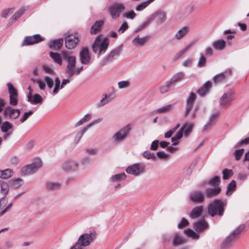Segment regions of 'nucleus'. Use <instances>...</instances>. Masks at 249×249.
I'll use <instances>...</instances> for the list:
<instances>
[{
  "instance_id": "nucleus-22",
  "label": "nucleus",
  "mask_w": 249,
  "mask_h": 249,
  "mask_svg": "<svg viewBox=\"0 0 249 249\" xmlns=\"http://www.w3.org/2000/svg\"><path fill=\"white\" fill-rule=\"evenodd\" d=\"M126 172L129 174L138 176L140 173V165L139 163L132 164L126 168Z\"/></svg>"
},
{
  "instance_id": "nucleus-29",
  "label": "nucleus",
  "mask_w": 249,
  "mask_h": 249,
  "mask_svg": "<svg viewBox=\"0 0 249 249\" xmlns=\"http://www.w3.org/2000/svg\"><path fill=\"white\" fill-rule=\"evenodd\" d=\"M184 74L182 72H179L174 75L171 79L168 81L174 87L176 82L180 81L184 77Z\"/></svg>"
},
{
  "instance_id": "nucleus-3",
  "label": "nucleus",
  "mask_w": 249,
  "mask_h": 249,
  "mask_svg": "<svg viewBox=\"0 0 249 249\" xmlns=\"http://www.w3.org/2000/svg\"><path fill=\"white\" fill-rule=\"evenodd\" d=\"M245 226L241 225L233 230L226 237L222 244V248L226 249L231 247L236 241L240 238L241 233L245 229Z\"/></svg>"
},
{
  "instance_id": "nucleus-60",
  "label": "nucleus",
  "mask_w": 249,
  "mask_h": 249,
  "mask_svg": "<svg viewBox=\"0 0 249 249\" xmlns=\"http://www.w3.org/2000/svg\"><path fill=\"white\" fill-rule=\"evenodd\" d=\"M59 186V183L56 182H47L46 183V187L49 190H55L58 188Z\"/></svg>"
},
{
  "instance_id": "nucleus-46",
  "label": "nucleus",
  "mask_w": 249,
  "mask_h": 249,
  "mask_svg": "<svg viewBox=\"0 0 249 249\" xmlns=\"http://www.w3.org/2000/svg\"><path fill=\"white\" fill-rule=\"evenodd\" d=\"M220 182V178L218 176H215L209 181V184L213 187H219V184Z\"/></svg>"
},
{
  "instance_id": "nucleus-12",
  "label": "nucleus",
  "mask_w": 249,
  "mask_h": 249,
  "mask_svg": "<svg viewBox=\"0 0 249 249\" xmlns=\"http://www.w3.org/2000/svg\"><path fill=\"white\" fill-rule=\"evenodd\" d=\"M81 63L84 65L89 64L91 57L88 48L85 47L81 49L79 53Z\"/></svg>"
},
{
  "instance_id": "nucleus-58",
  "label": "nucleus",
  "mask_w": 249,
  "mask_h": 249,
  "mask_svg": "<svg viewBox=\"0 0 249 249\" xmlns=\"http://www.w3.org/2000/svg\"><path fill=\"white\" fill-rule=\"evenodd\" d=\"M244 152V149L243 148H241L239 149H237L234 152L235 155V159L236 160H239L241 159V157L242 156Z\"/></svg>"
},
{
  "instance_id": "nucleus-64",
  "label": "nucleus",
  "mask_w": 249,
  "mask_h": 249,
  "mask_svg": "<svg viewBox=\"0 0 249 249\" xmlns=\"http://www.w3.org/2000/svg\"><path fill=\"white\" fill-rule=\"evenodd\" d=\"M157 156L160 159L167 160L169 155L165 153L164 151H160L157 153Z\"/></svg>"
},
{
  "instance_id": "nucleus-54",
  "label": "nucleus",
  "mask_w": 249,
  "mask_h": 249,
  "mask_svg": "<svg viewBox=\"0 0 249 249\" xmlns=\"http://www.w3.org/2000/svg\"><path fill=\"white\" fill-rule=\"evenodd\" d=\"M44 80L45 84L46 83L49 89H52L54 85V80L52 77L49 76H46L44 77Z\"/></svg>"
},
{
  "instance_id": "nucleus-53",
  "label": "nucleus",
  "mask_w": 249,
  "mask_h": 249,
  "mask_svg": "<svg viewBox=\"0 0 249 249\" xmlns=\"http://www.w3.org/2000/svg\"><path fill=\"white\" fill-rule=\"evenodd\" d=\"M223 178L224 180L228 179L233 175V172L231 170L225 169L223 172Z\"/></svg>"
},
{
  "instance_id": "nucleus-61",
  "label": "nucleus",
  "mask_w": 249,
  "mask_h": 249,
  "mask_svg": "<svg viewBox=\"0 0 249 249\" xmlns=\"http://www.w3.org/2000/svg\"><path fill=\"white\" fill-rule=\"evenodd\" d=\"M9 191V185L4 182L1 183V192L4 195H6Z\"/></svg>"
},
{
  "instance_id": "nucleus-59",
  "label": "nucleus",
  "mask_w": 249,
  "mask_h": 249,
  "mask_svg": "<svg viewBox=\"0 0 249 249\" xmlns=\"http://www.w3.org/2000/svg\"><path fill=\"white\" fill-rule=\"evenodd\" d=\"M118 85L120 89H125L130 86V83L129 81H122L118 82Z\"/></svg>"
},
{
  "instance_id": "nucleus-25",
  "label": "nucleus",
  "mask_w": 249,
  "mask_h": 249,
  "mask_svg": "<svg viewBox=\"0 0 249 249\" xmlns=\"http://www.w3.org/2000/svg\"><path fill=\"white\" fill-rule=\"evenodd\" d=\"M63 39L60 38L52 41L49 45L51 49H53L55 50H59L61 48L63 44Z\"/></svg>"
},
{
  "instance_id": "nucleus-50",
  "label": "nucleus",
  "mask_w": 249,
  "mask_h": 249,
  "mask_svg": "<svg viewBox=\"0 0 249 249\" xmlns=\"http://www.w3.org/2000/svg\"><path fill=\"white\" fill-rule=\"evenodd\" d=\"M218 116L217 113H215L213 114L210 118L209 121L207 122V123L204 125L203 128V130H205L207 129L208 128H210L212 125V122L213 120L215 118H217Z\"/></svg>"
},
{
  "instance_id": "nucleus-4",
  "label": "nucleus",
  "mask_w": 249,
  "mask_h": 249,
  "mask_svg": "<svg viewBox=\"0 0 249 249\" xmlns=\"http://www.w3.org/2000/svg\"><path fill=\"white\" fill-rule=\"evenodd\" d=\"M62 55L63 59L67 62L66 73L70 77L74 76L76 67V57L67 51L62 52Z\"/></svg>"
},
{
  "instance_id": "nucleus-10",
  "label": "nucleus",
  "mask_w": 249,
  "mask_h": 249,
  "mask_svg": "<svg viewBox=\"0 0 249 249\" xmlns=\"http://www.w3.org/2000/svg\"><path fill=\"white\" fill-rule=\"evenodd\" d=\"M125 9V6L123 3H116L112 4L109 8L111 17L116 19L119 17L121 13Z\"/></svg>"
},
{
  "instance_id": "nucleus-37",
  "label": "nucleus",
  "mask_w": 249,
  "mask_h": 249,
  "mask_svg": "<svg viewBox=\"0 0 249 249\" xmlns=\"http://www.w3.org/2000/svg\"><path fill=\"white\" fill-rule=\"evenodd\" d=\"M236 187V182L235 180H232L228 185L226 191V195L230 196L231 195L233 191L235 190Z\"/></svg>"
},
{
  "instance_id": "nucleus-42",
  "label": "nucleus",
  "mask_w": 249,
  "mask_h": 249,
  "mask_svg": "<svg viewBox=\"0 0 249 249\" xmlns=\"http://www.w3.org/2000/svg\"><path fill=\"white\" fill-rule=\"evenodd\" d=\"M156 18V15H150L143 23L141 24V30L146 27L154 19Z\"/></svg>"
},
{
  "instance_id": "nucleus-21",
  "label": "nucleus",
  "mask_w": 249,
  "mask_h": 249,
  "mask_svg": "<svg viewBox=\"0 0 249 249\" xmlns=\"http://www.w3.org/2000/svg\"><path fill=\"white\" fill-rule=\"evenodd\" d=\"M212 46L216 51H222L226 47V42L223 39H219L214 41L212 43Z\"/></svg>"
},
{
  "instance_id": "nucleus-34",
  "label": "nucleus",
  "mask_w": 249,
  "mask_h": 249,
  "mask_svg": "<svg viewBox=\"0 0 249 249\" xmlns=\"http://www.w3.org/2000/svg\"><path fill=\"white\" fill-rule=\"evenodd\" d=\"M24 10L23 9H20L18 10L14 15L10 18L9 23H13L16 21L23 14Z\"/></svg>"
},
{
  "instance_id": "nucleus-20",
  "label": "nucleus",
  "mask_w": 249,
  "mask_h": 249,
  "mask_svg": "<svg viewBox=\"0 0 249 249\" xmlns=\"http://www.w3.org/2000/svg\"><path fill=\"white\" fill-rule=\"evenodd\" d=\"M231 74V70L225 71L223 72L218 74L214 76L213 82L215 84L219 83L224 81L226 77Z\"/></svg>"
},
{
  "instance_id": "nucleus-14",
  "label": "nucleus",
  "mask_w": 249,
  "mask_h": 249,
  "mask_svg": "<svg viewBox=\"0 0 249 249\" xmlns=\"http://www.w3.org/2000/svg\"><path fill=\"white\" fill-rule=\"evenodd\" d=\"M3 114L5 117L8 116L10 119H16L20 115V111L18 109H14L10 107H7L4 110Z\"/></svg>"
},
{
  "instance_id": "nucleus-23",
  "label": "nucleus",
  "mask_w": 249,
  "mask_h": 249,
  "mask_svg": "<svg viewBox=\"0 0 249 249\" xmlns=\"http://www.w3.org/2000/svg\"><path fill=\"white\" fill-rule=\"evenodd\" d=\"M212 83L209 81H207L201 87L197 90V93L201 96H204L208 93L211 89Z\"/></svg>"
},
{
  "instance_id": "nucleus-9",
  "label": "nucleus",
  "mask_w": 249,
  "mask_h": 249,
  "mask_svg": "<svg viewBox=\"0 0 249 249\" xmlns=\"http://www.w3.org/2000/svg\"><path fill=\"white\" fill-rule=\"evenodd\" d=\"M235 98L232 91L230 90L225 93L220 98L219 104L223 107L229 106L234 100Z\"/></svg>"
},
{
  "instance_id": "nucleus-33",
  "label": "nucleus",
  "mask_w": 249,
  "mask_h": 249,
  "mask_svg": "<svg viewBox=\"0 0 249 249\" xmlns=\"http://www.w3.org/2000/svg\"><path fill=\"white\" fill-rule=\"evenodd\" d=\"M152 15H156V17H158V21L160 23L164 22L166 20V13L163 11H159Z\"/></svg>"
},
{
  "instance_id": "nucleus-45",
  "label": "nucleus",
  "mask_w": 249,
  "mask_h": 249,
  "mask_svg": "<svg viewBox=\"0 0 249 249\" xmlns=\"http://www.w3.org/2000/svg\"><path fill=\"white\" fill-rule=\"evenodd\" d=\"M103 96L100 101L96 104L97 107L100 108L110 102V100L107 99V94H104Z\"/></svg>"
},
{
  "instance_id": "nucleus-51",
  "label": "nucleus",
  "mask_w": 249,
  "mask_h": 249,
  "mask_svg": "<svg viewBox=\"0 0 249 249\" xmlns=\"http://www.w3.org/2000/svg\"><path fill=\"white\" fill-rule=\"evenodd\" d=\"M196 94L194 93L191 92L187 99L186 104L194 106L196 100Z\"/></svg>"
},
{
  "instance_id": "nucleus-43",
  "label": "nucleus",
  "mask_w": 249,
  "mask_h": 249,
  "mask_svg": "<svg viewBox=\"0 0 249 249\" xmlns=\"http://www.w3.org/2000/svg\"><path fill=\"white\" fill-rule=\"evenodd\" d=\"M91 119V116L89 114H86L82 118L77 122L75 125V127H77L83 124L84 123L89 121Z\"/></svg>"
},
{
  "instance_id": "nucleus-5",
  "label": "nucleus",
  "mask_w": 249,
  "mask_h": 249,
  "mask_svg": "<svg viewBox=\"0 0 249 249\" xmlns=\"http://www.w3.org/2000/svg\"><path fill=\"white\" fill-rule=\"evenodd\" d=\"M122 52V45L118 46L110 50L101 60L100 65L105 66L118 59Z\"/></svg>"
},
{
  "instance_id": "nucleus-39",
  "label": "nucleus",
  "mask_w": 249,
  "mask_h": 249,
  "mask_svg": "<svg viewBox=\"0 0 249 249\" xmlns=\"http://www.w3.org/2000/svg\"><path fill=\"white\" fill-rule=\"evenodd\" d=\"M13 128V124L8 121L4 122L0 126L1 130L3 133H7Z\"/></svg>"
},
{
  "instance_id": "nucleus-57",
  "label": "nucleus",
  "mask_w": 249,
  "mask_h": 249,
  "mask_svg": "<svg viewBox=\"0 0 249 249\" xmlns=\"http://www.w3.org/2000/svg\"><path fill=\"white\" fill-rule=\"evenodd\" d=\"M7 86L10 96H18L17 90L14 88L12 84L8 83Z\"/></svg>"
},
{
  "instance_id": "nucleus-8",
  "label": "nucleus",
  "mask_w": 249,
  "mask_h": 249,
  "mask_svg": "<svg viewBox=\"0 0 249 249\" xmlns=\"http://www.w3.org/2000/svg\"><path fill=\"white\" fill-rule=\"evenodd\" d=\"M96 237V233L95 231L90 232L89 233H84L79 237V242L81 243L83 247L89 246Z\"/></svg>"
},
{
  "instance_id": "nucleus-13",
  "label": "nucleus",
  "mask_w": 249,
  "mask_h": 249,
  "mask_svg": "<svg viewBox=\"0 0 249 249\" xmlns=\"http://www.w3.org/2000/svg\"><path fill=\"white\" fill-rule=\"evenodd\" d=\"M79 41L78 37L72 35H69L65 38L66 47L68 49H72L78 44Z\"/></svg>"
},
{
  "instance_id": "nucleus-6",
  "label": "nucleus",
  "mask_w": 249,
  "mask_h": 249,
  "mask_svg": "<svg viewBox=\"0 0 249 249\" xmlns=\"http://www.w3.org/2000/svg\"><path fill=\"white\" fill-rule=\"evenodd\" d=\"M131 127L130 124H127L116 133L112 137V141L114 143H118L124 141L128 135Z\"/></svg>"
},
{
  "instance_id": "nucleus-44",
  "label": "nucleus",
  "mask_w": 249,
  "mask_h": 249,
  "mask_svg": "<svg viewBox=\"0 0 249 249\" xmlns=\"http://www.w3.org/2000/svg\"><path fill=\"white\" fill-rule=\"evenodd\" d=\"M23 181L20 178H18L12 180L11 186L15 188H18L23 185Z\"/></svg>"
},
{
  "instance_id": "nucleus-47",
  "label": "nucleus",
  "mask_w": 249,
  "mask_h": 249,
  "mask_svg": "<svg viewBox=\"0 0 249 249\" xmlns=\"http://www.w3.org/2000/svg\"><path fill=\"white\" fill-rule=\"evenodd\" d=\"M207 59L204 54L200 53V58L198 59L197 63V66L198 67H204L206 63Z\"/></svg>"
},
{
  "instance_id": "nucleus-31",
  "label": "nucleus",
  "mask_w": 249,
  "mask_h": 249,
  "mask_svg": "<svg viewBox=\"0 0 249 249\" xmlns=\"http://www.w3.org/2000/svg\"><path fill=\"white\" fill-rule=\"evenodd\" d=\"M193 127V124H192L185 123L180 129L185 135H188L191 132Z\"/></svg>"
},
{
  "instance_id": "nucleus-7",
  "label": "nucleus",
  "mask_w": 249,
  "mask_h": 249,
  "mask_svg": "<svg viewBox=\"0 0 249 249\" xmlns=\"http://www.w3.org/2000/svg\"><path fill=\"white\" fill-rule=\"evenodd\" d=\"M42 165L41 160L36 159L30 164L27 165L22 168L21 173L22 175H32L36 172Z\"/></svg>"
},
{
  "instance_id": "nucleus-26",
  "label": "nucleus",
  "mask_w": 249,
  "mask_h": 249,
  "mask_svg": "<svg viewBox=\"0 0 249 249\" xmlns=\"http://www.w3.org/2000/svg\"><path fill=\"white\" fill-rule=\"evenodd\" d=\"M203 210V206L195 207L193 209L192 212L190 213V217L193 219L198 217L201 215Z\"/></svg>"
},
{
  "instance_id": "nucleus-41",
  "label": "nucleus",
  "mask_w": 249,
  "mask_h": 249,
  "mask_svg": "<svg viewBox=\"0 0 249 249\" xmlns=\"http://www.w3.org/2000/svg\"><path fill=\"white\" fill-rule=\"evenodd\" d=\"M126 178V175L124 173L116 174L112 176L110 178V180L112 182L119 181L124 180Z\"/></svg>"
},
{
  "instance_id": "nucleus-48",
  "label": "nucleus",
  "mask_w": 249,
  "mask_h": 249,
  "mask_svg": "<svg viewBox=\"0 0 249 249\" xmlns=\"http://www.w3.org/2000/svg\"><path fill=\"white\" fill-rule=\"evenodd\" d=\"M218 116L217 113H215L213 114L210 118L209 121L207 122V123L204 125L203 128V130H205L207 129L208 128H210L212 125V122L213 120L215 118H217Z\"/></svg>"
},
{
  "instance_id": "nucleus-52",
  "label": "nucleus",
  "mask_w": 249,
  "mask_h": 249,
  "mask_svg": "<svg viewBox=\"0 0 249 249\" xmlns=\"http://www.w3.org/2000/svg\"><path fill=\"white\" fill-rule=\"evenodd\" d=\"M102 120H103L102 118H99L93 121L92 122H91L90 123H89V124H88L86 126H85L83 128V132H86L89 128H90V127H91L92 126H93V125H94L95 124H98V123L101 122L102 121Z\"/></svg>"
},
{
  "instance_id": "nucleus-1",
  "label": "nucleus",
  "mask_w": 249,
  "mask_h": 249,
  "mask_svg": "<svg viewBox=\"0 0 249 249\" xmlns=\"http://www.w3.org/2000/svg\"><path fill=\"white\" fill-rule=\"evenodd\" d=\"M109 45V40L107 37H103L102 35H98L92 45V51L95 53L101 55L107 51Z\"/></svg>"
},
{
  "instance_id": "nucleus-17",
  "label": "nucleus",
  "mask_w": 249,
  "mask_h": 249,
  "mask_svg": "<svg viewBox=\"0 0 249 249\" xmlns=\"http://www.w3.org/2000/svg\"><path fill=\"white\" fill-rule=\"evenodd\" d=\"M190 198L192 201L195 203H202L204 200V196L201 192H194L190 195Z\"/></svg>"
},
{
  "instance_id": "nucleus-35",
  "label": "nucleus",
  "mask_w": 249,
  "mask_h": 249,
  "mask_svg": "<svg viewBox=\"0 0 249 249\" xmlns=\"http://www.w3.org/2000/svg\"><path fill=\"white\" fill-rule=\"evenodd\" d=\"M28 101L31 102L32 103L36 104H41L43 102V98L41 95L38 94H35L33 96V99L30 96L28 97Z\"/></svg>"
},
{
  "instance_id": "nucleus-15",
  "label": "nucleus",
  "mask_w": 249,
  "mask_h": 249,
  "mask_svg": "<svg viewBox=\"0 0 249 249\" xmlns=\"http://www.w3.org/2000/svg\"><path fill=\"white\" fill-rule=\"evenodd\" d=\"M8 199L5 197H3L0 199V217L6 213L9 212L13 204L9 203L7 206Z\"/></svg>"
},
{
  "instance_id": "nucleus-49",
  "label": "nucleus",
  "mask_w": 249,
  "mask_h": 249,
  "mask_svg": "<svg viewBox=\"0 0 249 249\" xmlns=\"http://www.w3.org/2000/svg\"><path fill=\"white\" fill-rule=\"evenodd\" d=\"M218 116L217 113H215L213 114L210 118L209 121L207 122V123L204 125L203 128V130H205L207 129L208 128H210L212 125V122L213 120L215 118H217Z\"/></svg>"
},
{
  "instance_id": "nucleus-40",
  "label": "nucleus",
  "mask_w": 249,
  "mask_h": 249,
  "mask_svg": "<svg viewBox=\"0 0 249 249\" xmlns=\"http://www.w3.org/2000/svg\"><path fill=\"white\" fill-rule=\"evenodd\" d=\"M184 233L188 237H191L193 239H197L199 237L198 233L190 229L184 230Z\"/></svg>"
},
{
  "instance_id": "nucleus-63",
  "label": "nucleus",
  "mask_w": 249,
  "mask_h": 249,
  "mask_svg": "<svg viewBox=\"0 0 249 249\" xmlns=\"http://www.w3.org/2000/svg\"><path fill=\"white\" fill-rule=\"evenodd\" d=\"M14 10V9L13 8H9L3 10L1 14L2 17L7 18L10 14L13 13Z\"/></svg>"
},
{
  "instance_id": "nucleus-11",
  "label": "nucleus",
  "mask_w": 249,
  "mask_h": 249,
  "mask_svg": "<svg viewBox=\"0 0 249 249\" xmlns=\"http://www.w3.org/2000/svg\"><path fill=\"white\" fill-rule=\"evenodd\" d=\"M43 40L44 39L39 34H36L33 36H26L22 42V46L38 43Z\"/></svg>"
},
{
  "instance_id": "nucleus-38",
  "label": "nucleus",
  "mask_w": 249,
  "mask_h": 249,
  "mask_svg": "<svg viewBox=\"0 0 249 249\" xmlns=\"http://www.w3.org/2000/svg\"><path fill=\"white\" fill-rule=\"evenodd\" d=\"M173 87V86L171 84V83L167 81L160 86V90L161 93H165Z\"/></svg>"
},
{
  "instance_id": "nucleus-2",
  "label": "nucleus",
  "mask_w": 249,
  "mask_h": 249,
  "mask_svg": "<svg viewBox=\"0 0 249 249\" xmlns=\"http://www.w3.org/2000/svg\"><path fill=\"white\" fill-rule=\"evenodd\" d=\"M226 203L220 199H215L208 206V213L212 216H222L224 212Z\"/></svg>"
},
{
  "instance_id": "nucleus-19",
  "label": "nucleus",
  "mask_w": 249,
  "mask_h": 249,
  "mask_svg": "<svg viewBox=\"0 0 249 249\" xmlns=\"http://www.w3.org/2000/svg\"><path fill=\"white\" fill-rule=\"evenodd\" d=\"M208 227V224L204 220L201 219L194 223V228L197 232L204 231Z\"/></svg>"
},
{
  "instance_id": "nucleus-32",
  "label": "nucleus",
  "mask_w": 249,
  "mask_h": 249,
  "mask_svg": "<svg viewBox=\"0 0 249 249\" xmlns=\"http://www.w3.org/2000/svg\"><path fill=\"white\" fill-rule=\"evenodd\" d=\"M50 57L53 59V60L59 65H61L62 64V57L60 54L57 53L50 52Z\"/></svg>"
},
{
  "instance_id": "nucleus-18",
  "label": "nucleus",
  "mask_w": 249,
  "mask_h": 249,
  "mask_svg": "<svg viewBox=\"0 0 249 249\" xmlns=\"http://www.w3.org/2000/svg\"><path fill=\"white\" fill-rule=\"evenodd\" d=\"M190 28L189 27L183 26L176 32L175 38L178 40H181L188 34Z\"/></svg>"
},
{
  "instance_id": "nucleus-30",
  "label": "nucleus",
  "mask_w": 249,
  "mask_h": 249,
  "mask_svg": "<svg viewBox=\"0 0 249 249\" xmlns=\"http://www.w3.org/2000/svg\"><path fill=\"white\" fill-rule=\"evenodd\" d=\"M192 46V44H190L186 46L185 48L180 50L174 56V59L177 60L181 58Z\"/></svg>"
},
{
  "instance_id": "nucleus-28",
  "label": "nucleus",
  "mask_w": 249,
  "mask_h": 249,
  "mask_svg": "<svg viewBox=\"0 0 249 249\" xmlns=\"http://www.w3.org/2000/svg\"><path fill=\"white\" fill-rule=\"evenodd\" d=\"M104 21L99 20L95 22L90 29L91 34L96 35L101 30V28L104 24Z\"/></svg>"
},
{
  "instance_id": "nucleus-55",
  "label": "nucleus",
  "mask_w": 249,
  "mask_h": 249,
  "mask_svg": "<svg viewBox=\"0 0 249 249\" xmlns=\"http://www.w3.org/2000/svg\"><path fill=\"white\" fill-rule=\"evenodd\" d=\"M173 108V105H169L159 108L157 110V112L159 113H165L172 110Z\"/></svg>"
},
{
  "instance_id": "nucleus-16",
  "label": "nucleus",
  "mask_w": 249,
  "mask_h": 249,
  "mask_svg": "<svg viewBox=\"0 0 249 249\" xmlns=\"http://www.w3.org/2000/svg\"><path fill=\"white\" fill-rule=\"evenodd\" d=\"M78 162L74 160H66L63 165V169L66 171H74L78 167Z\"/></svg>"
},
{
  "instance_id": "nucleus-24",
  "label": "nucleus",
  "mask_w": 249,
  "mask_h": 249,
  "mask_svg": "<svg viewBox=\"0 0 249 249\" xmlns=\"http://www.w3.org/2000/svg\"><path fill=\"white\" fill-rule=\"evenodd\" d=\"M221 191V189L219 187L215 188H208L206 190V196L207 197L211 198L218 195Z\"/></svg>"
},
{
  "instance_id": "nucleus-36",
  "label": "nucleus",
  "mask_w": 249,
  "mask_h": 249,
  "mask_svg": "<svg viewBox=\"0 0 249 249\" xmlns=\"http://www.w3.org/2000/svg\"><path fill=\"white\" fill-rule=\"evenodd\" d=\"M13 175V171L10 169H6L0 171V178L7 179L11 177Z\"/></svg>"
},
{
  "instance_id": "nucleus-56",
  "label": "nucleus",
  "mask_w": 249,
  "mask_h": 249,
  "mask_svg": "<svg viewBox=\"0 0 249 249\" xmlns=\"http://www.w3.org/2000/svg\"><path fill=\"white\" fill-rule=\"evenodd\" d=\"M180 126V124H178L176 126L172 129H170L164 134V137L166 138H170L172 136L173 134L176 131V130Z\"/></svg>"
},
{
  "instance_id": "nucleus-62",
  "label": "nucleus",
  "mask_w": 249,
  "mask_h": 249,
  "mask_svg": "<svg viewBox=\"0 0 249 249\" xmlns=\"http://www.w3.org/2000/svg\"><path fill=\"white\" fill-rule=\"evenodd\" d=\"M34 113L33 110H30L28 112H25L23 116L20 118V121L21 123H24L28 118Z\"/></svg>"
},
{
  "instance_id": "nucleus-27",
  "label": "nucleus",
  "mask_w": 249,
  "mask_h": 249,
  "mask_svg": "<svg viewBox=\"0 0 249 249\" xmlns=\"http://www.w3.org/2000/svg\"><path fill=\"white\" fill-rule=\"evenodd\" d=\"M186 242L185 239L180 235L176 233L174 235L172 244L174 246L182 245Z\"/></svg>"
}]
</instances>
